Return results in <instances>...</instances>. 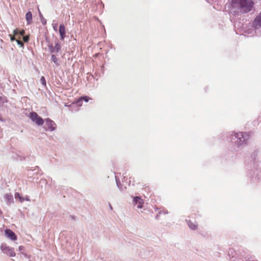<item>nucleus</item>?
Returning a JSON list of instances; mask_svg holds the SVG:
<instances>
[{"instance_id":"obj_1","label":"nucleus","mask_w":261,"mask_h":261,"mask_svg":"<svg viewBox=\"0 0 261 261\" xmlns=\"http://www.w3.org/2000/svg\"><path fill=\"white\" fill-rule=\"evenodd\" d=\"M254 5L252 0H232L229 12L234 16L239 13H247L253 9Z\"/></svg>"},{"instance_id":"obj_2","label":"nucleus","mask_w":261,"mask_h":261,"mask_svg":"<svg viewBox=\"0 0 261 261\" xmlns=\"http://www.w3.org/2000/svg\"><path fill=\"white\" fill-rule=\"evenodd\" d=\"M249 133L240 132L231 135V140L232 143L239 146L246 144V141L249 139Z\"/></svg>"},{"instance_id":"obj_3","label":"nucleus","mask_w":261,"mask_h":261,"mask_svg":"<svg viewBox=\"0 0 261 261\" xmlns=\"http://www.w3.org/2000/svg\"><path fill=\"white\" fill-rule=\"evenodd\" d=\"M1 249L4 253L10 257H14L16 255L14 248L9 246L6 244H2L1 246Z\"/></svg>"},{"instance_id":"obj_4","label":"nucleus","mask_w":261,"mask_h":261,"mask_svg":"<svg viewBox=\"0 0 261 261\" xmlns=\"http://www.w3.org/2000/svg\"><path fill=\"white\" fill-rule=\"evenodd\" d=\"M30 118L38 125H42L43 124V119L36 112H31L30 114Z\"/></svg>"},{"instance_id":"obj_5","label":"nucleus","mask_w":261,"mask_h":261,"mask_svg":"<svg viewBox=\"0 0 261 261\" xmlns=\"http://www.w3.org/2000/svg\"><path fill=\"white\" fill-rule=\"evenodd\" d=\"M252 25L256 29L261 28V11L254 18Z\"/></svg>"},{"instance_id":"obj_6","label":"nucleus","mask_w":261,"mask_h":261,"mask_svg":"<svg viewBox=\"0 0 261 261\" xmlns=\"http://www.w3.org/2000/svg\"><path fill=\"white\" fill-rule=\"evenodd\" d=\"M45 121L46 125L47 126L48 130L52 132L56 129V124L53 120L49 118H47L45 120Z\"/></svg>"},{"instance_id":"obj_7","label":"nucleus","mask_w":261,"mask_h":261,"mask_svg":"<svg viewBox=\"0 0 261 261\" xmlns=\"http://www.w3.org/2000/svg\"><path fill=\"white\" fill-rule=\"evenodd\" d=\"M6 236L12 241H16L17 239V236L10 229H7L5 231Z\"/></svg>"},{"instance_id":"obj_8","label":"nucleus","mask_w":261,"mask_h":261,"mask_svg":"<svg viewBox=\"0 0 261 261\" xmlns=\"http://www.w3.org/2000/svg\"><path fill=\"white\" fill-rule=\"evenodd\" d=\"M134 202L135 203V204L137 205V208H141L142 207L143 201L140 197L138 196L135 197L134 198Z\"/></svg>"},{"instance_id":"obj_9","label":"nucleus","mask_w":261,"mask_h":261,"mask_svg":"<svg viewBox=\"0 0 261 261\" xmlns=\"http://www.w3.org/2000/svg\"><path fill=\"white\" fill-rule=\"evenodd\" d=\"M61 48V46L59 43L57 42L55 44V46L49 45V49L51 53H58Z\"/></svg>"},{"instance_id":"obj_10","label":"nucleus","mask_w":261,"mask_h":261,"mask_svg":"<svg viewBox=\"0 0 261 261\" xmlns=\"http://www.w3.org/2000/svg\"><path fill=\"white\" fill-rule=\"evenodd\" d=\"M59 33L61 36V39L63 40L65 37V27L63 24H61L59 27Z\"/></svg>"},{"instance_id":"obj_11","label":"nucleus","mask_w":261,"mask_h":261,"mask_svg":"<svg viewBox=\"0 0 261 261\" xmlns=\"http://www.w3.org/2000/svg\"><path fill=\"white\" fill-rule=\"evenodd\" d=\"M91 98L89 97L88 96H82L79 98L76 101V103L78 105V106L81 107L82 105V102L83 100H84L86 102H88L89 99Z\"/></svg>"},{"instance_id":"obj_12","label":"nucleus","mask_w":261,"mask_h":261,"mask_svg":"<svg viewBox=\"0 0 261 261\" xmlns=\"http://www.w3.org/2000/svg\"><path fill=\"white\" fill-rule=\"evenodd\" d=\"M14 36H16V37H20L21 36H23L25 32L24 30H18V29H15L14 30Z\"/></svg>"},{"instance_id":"obj_13","label":"nucleus","mask_w":261,"mask_h":261,"mask_svg":"<svg viewBox=\"0 0 261 261\" xmlns=\"http://www.w3.org/2000/svg\"><path fill=\"white\" fill-rule=\"evenodd\" d=\"M25 18L28 24H30L32 22V14L30 11H29L27 13Z\"/></svg>"},{"instance_id":"obj_14","label":"nucleus","mask_w":261,"mask_h":261,"mask_svg":"<svg viewBox=\"0 0 261 261\" xmlns=\"http://www.w3.org/2000/svg\"><path fill=\"white\" fill-rule=\"evenodd\" d=\"M188 225L190 227V228L192 229H196L197 228V225L196 224L193 223L191 221H189L188 222Z\"/></svg>"},{"instance_id":"obj_15","label":"nucleus","mask_w":261,"mask_h":261,"mask_svg":"<svg viewBox=\"0 0 261 261\" xmlns=\"http://www.w3.org/2000/svg\"><path fill=\"white\" fill-rule=\"evenodd\" d=\"M51 61L54 62L57 65H59L58 63V59L55 55H53L51 57Z\"/></svg>"},{"instance_id":"obj_16","label":"nucleus","mask_w":261,"mask_h":261,"mask_svg":"<svg viewBox=\"0 0 261 261\" xmlns=\"http://www.w3.org/2000/svg\"><path fill=\"white\" fill-rule=\"evenodd\" d=\"M15 198H19L20 202H22L24 200V199L20 196V194L18 193H16L15 194Z\"/></svg>"},{"instance_id":"obj_17","label":"nucleus","mask_w":261,"mask_h":261,"mask_svg":"<svg viewBox=\"0 0 261 261\" xmlns=\"http://www.w3.org/2000/svg\"><path fill=\"white\" fill-rule=\"evenodd\" d=\"M17 38H18V39L16 40L17 44L18 45H20L21 47H23V43H22V42L20 40V37H18Z\"/></svg>"},{"instance_id":"obj_18","label":"nucleus","mask_w":261,"mask_h":261,"mask_svg":"<svg viewBox=\"0 0 261 261\" xmlns=\"http://www.w3.org/2000/svg\"><path fill=\"white\" fill-rule=\"evenodd\" d=\"M5 198L8 200H12L13 199L12 196L8 194L5 195Z\"/></svg>"},{"instance_id":"obj_19","label":"nucleus","mask_w":261,"mask_h":261,"mask_svg":"<svg viewBox=\"0 0 261 261\" xmlns=\"http://www.w3.org/2000/svg\"><path fill=\"white\" fill-rule=\"evenodd\" d=\"M40 82L41 83V84L45 86H46V80L45 79V77L44 76H42L40 79Z\"/></svg>"},{"instance_id":"obj_20","label":"nucleus","mask_w":261,"mask_h":261,"mask_svg":"<svg viewBox=\"0 0 261 261\" xmlns=\"http://www.w3.org/2000/svg\"><path fill=\"white\" fill-rule=\"evenodd\" d=\"M29 40V36H23V40L24 42H28Z\"/></svg>"},{"instance_id":"obj_21","label":"nucleus","mask_w":261,"mask_h":261,"mask_svg":"<svg viewBox=\"0 0 261 261\" xmlns=\"http://www.w3.org/2000/svg\"><path fill=\"white\" fill-rule=\"evenodd\" d=\"M9 36L10 37V39H11V41H13L14 40H15V37L16 36H14V34H13V35H9Z\"/></svg>"},{"instance_id":"obj_22","label":"nucleus","mask_w":261,"mask_h":261,"mask_svg":"<svg viewBox=\"0 0 261 261\" xmlns=\"http://www.w3.org/2000/svg\"><path fill=\"white\" fill-rule=\"evenodd\" d=\"M24 249V247L23 246H20L18 248V249L20 251H21L22 250H23Z\"/></svg>"},{"instance_id":"obj_23","label":"nucleus","mask_w":261,"mask_h":261,"mask_svg":"<svg viewBox=\"0 0 261 261\" xmlns=\"http://www.w3.org/2000/svg\"><path fill=\"white\" fill-rule=\"evenodd\" d=\"M2 99V97L1 96H0V100H1Z\"/></svg>"}]
</instances>
